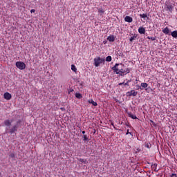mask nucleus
Segmentation results:
<instances>
[{
    "label": "nucleus",
    "mask_w": 177,
    "mask_h": 177,
    "mask_svg": "<svg viewBox=\"0 0 177 177\" xmlns=\"http://www.w3.org/2000/svg\"><path fill=\"white\" fill-rule=\"evenodd\" d=\"M113 71L115 74H119V75H122V71H124V64H115L113 67H112Z\"/></svg>",
    "instance_id": "1"
},
{
    "label": "nucleus",
    "mask_w": 177,
    "mask_h": 177,
    "mask_svg": "<svg viewBox=\"0 0 177 177\" xmlns=\"http://www.w3.org/2000/svg\"><path fill=\"white\" fill-rule=\"evenodd\" d=\"M21 124V120H19L18 121H17L16 124L10 129H6V131H8L9 133H15V132H17V130L19 129V128H20V124Z\"/></svg>",
    "instance_id": "2"
},
{
    "label": "nucleus",
    "mask_w": 177,
    "mask_h": 177,
    "mask_svg": "<svg viewBox=\"0 0 177 177\" xmlns=\"http://www.w3.org/2000/svg\"><path fill=\"white\" fill-rule=\"evenodd\" d=\"M105 60L104 58H101L100 57L94 58V66L95 67H99L102 63H104Z\"/></svg>",
    "instance_id": "3"
},
{
    "label": "nucleus",
    "mask_w": 177,
    "mask_h": 177,
    "mask_svg": "<svg viewBox=\"0 0 177 177\" xmlns=\"http://www.w3.org/2000/svg\"><path fill=\"white\" fill-rule=\"evenodd\" d=\"M165 5L167 10H169V12H172V10H174V8H175V4L168 1L165 3Z\"/></svg>",
    "instance_id": "4"
},
{
    "label": "nucleus",
    "mask_w": 177,
    "mask_h": 177,
    "mask_svg": "<svg viewBox=\"0 0 177 177\" xmlns=\"http://www.w3.org/2000/svg\"><path fill=\"white\" fill-rule=\"evenodd\" d=\"M15 66L19 70H24L26 68V64L23 62H17Z\"/></svg>",
    "instance_id": "5"
},
{
    "label": "nucleus",
    "mask_w": 177,
    "mask_h": 177,
    "mask_svg": "<svg viewBox=\"0 0 177 177\" xmlns=\"http://www.w3.org/2000/svg\"><path fill=\"white\" fill-rule=\"evenodd\" d=\"M138 95V91H135V90H131L127 93V96H136Z\"/></svg>",
    "instance_id": "6"
},
{
    "label": "nucleus",
    "mask_w": 177,
    "mask_h": 177,
    "mask_svg": "<svg viewBox=\"0 0 177 177\" xmlns=\"http://www.w3.org/2000/svg\"><path fill=\"white\" fill-rule=\"evenodd\" d=\"M162 31V33L165 34L166 35H171V30L168 27L163 28Z\"/></svg>",
    "instance_id": "7"
},
{
    "label": "nucleus",
    "mask_w": 177,
    "mask_h": 177,
    "mask_svg": "<svg viewBox=\"0 0 177 177\" xmlns=\"http://www.w3.org/2000/svg\"><path fill=\"white\" fill-rule=\"evenodd\" d=\"M3 97H4V99H6V100H10L12 99V95L10 93L6 92L4 93Z\"/></svg>",
    "instance_id": "8"
},
{
    "label": "nucleus",
    "mask_w": 177,
    "mask_h": 177,
    "mask_svg": "<svg viewBox=\"0 0 177 177\" xmlns=\"http://www.w3.org/2000/svg\"><path fill=\"white\" fill-rule=\"evenodd\" d=\"M124 21H127V23H132V21H133V19L129 16H126L124 18Z\"/></svg>",
    "instance_id": "9"
},
{
    "label": "nucleus",
    "mask_w": 177,
    "mask_h": 177,
    "mask_svg": "<svg viewBox=\"0 0 177 177\" xmlns=\"http://www.w3.org/2000/svg\"><path fill=\"white\" fill-rule=\"evenodd\" d=\"M6 127H10L12 125V120H6L3 122Z\"/></svg>",
    "instance_id": "10"
},
{
    "label": "nucleus",
    "mask_w": 177,
    "mask_h": 177,
    "mask_svg": "<svg viewBox=\"0 0 177 177\" xmlns=\"http://www.w3.org/2000/svg\"><path fill=\"white\" fill-rule=\"evenodd\" d=\"M107 40L109 41V42H114V41H115V37L114 35H110L107 37Z\"/></svg>",
    "instance_id": "11"
},
{
    "label": "nucleus",
    "mask_w": 177,
    "mask_h": 177,
    "mask_svg": "<svg viewBox=\"0 0 177 177\" xmlns=\"http://www.w3.org/2000/svg\"><path fill=\"white\" fill-rule=\"evenodd\" d=\"M138 32L139 34H145L146 32V29L143 27H140L138 28Z\"/></svg>",
    "instance_id": "12"
},
{
    "label": "nucleus",
    "mask_w": 177,
    "mask_h": 177,
    "mask_svg": "<svg viewBox=\"0 0 177 177\" xmlns=\"http://www.w3.org/2000/svg\"><path fill=\"white\" fill-rule=\"evenodd\" d=\"M136 38H138V35L136 34L132 35V37H131L129 39L130 42H133V41H135Z\"/></svg>",
    "instance_id": "13"
},
{
    "label": "nucleus",
    "mask_w": 177,
    "mask_h": 177,
    "mask_svg": "<svg viewBox=\"0 0 177 177\" xmlns=\"http://www.w3.org/2000/svg\"><path fill=\"white\" fill-rule=\"evenodd\" d=\"M98 10V13L100 14V16H102L103 13H104V10L102 8H97Z\"/></svg>",
    "instance_id": "14"
},
{
    "label": "nucleus",
    "mask_w": 177,
    "mask_h": 177,
    "mask_svg": "<svg viewBox=\"0 0 177 177\" xmlns=\"http://www.w3.org/2000/svg\"><path fill=\"white\" fill-rule=\"evenodd\" d=\"M170 35L173 37V38L177 39V30H174L170 33Z\"/></svg>",
    "instance_id": "15"
},
{
    "label": "nucleus",
    "mask_w": 177,
    "mask_h": 177,
    "mask_svg": "<svg viewBox=\"0 0 177 177\" xmlns=\"http://www.w3.org/2000/svg\"><path fill=\"white\" fill-rule=\"evenodd\" d=\"M129 73H131V68L123 69L122 74H129Z\"/></svg>",
    "instance_id": "16"
},
{
    "label": "nucleus",
    "mask_w": 177,
    "mask_h": 177,
    "mask_svg": "<svg viewBox=\"0 0 177 177\" xmlns=\"http://www.w3.org/2000/svg\"><path fill=\"white\" fill-rule=\"evenodd\" d=\"M129 117H130V118H132V120H138V117L132 114V113H129Z\"/></svg>",
    "instance_id": "17"
},
{
    "label": "nucleus",
    "mask_w": 177,
    "mask_h": 177,
    "mask_svg": "<svg viewBox=\"0 0 177 177\" xmlns=\"http://www.w3.org/2000/svg\"><path fill=\"white\" fill-rule=\"evenodd\" d=\"M88 103H90L93 106H97V102L93 101V100H92V99L88 100Z\"/></svg>",
    "instance_id": "18"
},
{
    "label": "nucleus",
    "mask_w": 177,
    "mask_h": 177,
    "mask_svg": "<svg viewBox=\"0 0 177 177\" xmlns=\"http://www.w3.org/2000/svg\"><path fill=\"white\" fill-rule=\"evenodd\" d=\"M78 161H80V162H82L83 164H88V161L86 160V159H82V158H79Z\"/></svg>",
    "instance_id": "19"
},
{
    "label": "nucleus",
    "mask_w": 177,
    "mask_h": 177,
    "mask_svg": "<svg viewBox=\"0 0 177 177\" xmlns=\"http://www.w3.org/2000/svg\"><path fill=\"white\" fill-rule=\"evenodd\" d=\"M152 169H154L156 172H157L158 170H157V164H153L151 165Z\"/></svg>",
    "instance_id": "20"
},
{
    "label": "nucleus",
    "mask_w": 177,
    "mask_h": 177,
    "mask_svg": "<svg viewBox=\"0 0 177 177\" xmlns=\"http://www.w3.org/2000/svg\"><path fill=\"white\" fill-rule=\"evenodd\" d=\"M71 70L72 71H74V73L77 72V67H75V65L74 64L71 65Z\"/></svg>",
    "instance_id": "21"
},
{
    "label": "nucleus",
    "mask_w": 177,
    "mask_h": 177,
    "mask_svg": "<svg viewBox=\"0 0 177 177\" xmlns=\"http://www.w3.org/2000/svg\"><path fill=\"white\" fill-rule=\"evenodd\" d=\"M75 97H76L77 99H81V98H82V95H81V93H77L75 94Z\"/></svg>",
    "instance_id": "22"
},
{
    "label": "nucleus",
    "mask_w": 177,
    "mask_h": 177,
    "mask_svg": "<svg viewBox=\"0 0 177 177\" xmlns=\"http://www.w3.org/2000/svg\"><path fill=\"white\" fill-rule=\"evenodd\" d=\"M142 88H147L149 84L147 83H141Z\"/></svg>",
    "instance_id": "23"
},
{
    "label": "nucleus",
    "mask_w": 177,
    "mask_h": 177,
    "mask_svg": "<svg viewBox=\"0 0 177 177\" xmlns=\"http://www.w3.org/2000/svg\"><path fill=\"white\" fill-rule=\"evenodd\" d=\"M147 39H151V41H156V39H157V37H151L150 36H148Z\"/></svg>",
    "instance_id": "24"
},
{
    "label": "nucleus",
    "mask_w": 177,
    "mask_h": 177,
    "mask_svg": "<svg viewBox=\"0 0 177 177\" xmlns=\"http://www.w3.org/2000/svg\"><path fill=\"white\" fill-rule=\"evenodd\" d=\"M140 17L142 19H146V17H147V14H141V15H140Z\"/></svg>",
    "instance_id": "25"
},
{
    "label": "nucleus",
    "mask_w": 177,
    "mask_h": 177,
    "mask_svg": "<svg viewBox=\"0 0 177 177\" xmlns=\"http://www.w3.org/2000/svg\"><path fill=\"white\" fill-rule=\"evenodd\" d=\"M145 147H147V149H150L151 147V143H146L145 144Z\"/></svg>",
    "instance_id": "26"
},
{
    "label": "nucleus",
    "mask_w": 177,
    "mask_h": 177,
    "mask_svg": "<svg viewBox=\"0 0 177 177\" xmlns=\"http://www.w3.org/2000/svg\"><path fill=\"white\" fill-rule=\"evenodd\" d=\"M111 60H112L111 56L106 57V62H111Z\"/></svg>",
    "instance_id": "27"
},
{
    "label": "nucleus",
    "mask_w": 177,
    "mask_h": 177,
    "mask_svg": "<svg viewBox=\"0 0 177 177\" xmlns=\"http://www.w3.org/2000/svg\"><path fill=\"white\" fill-rule=\"evenodd\" d=\"M119 85L121 86V85H126L127 86H129V84L128 82H122V83H119Z\"/></svg>",
    "instance_id": "28"
},
{
    "label": "nucleus",
    "mask_w": 177,
    "mask_h": 177,
    "mask_svg": "<svg viewBox=\"0 0 177 177\" xmlns=\"http://www.w3.org/2000/svg\"><path fill=\"white\" fill-rule=\"evenodd\" d=\"M83 140L84 142H86V140H88V137L86 136V135L83 136Z\"/></svg>",
    "instance_id": "29"
},
{
    "label": "nucleus",
    "mask_w": 177,
    "mask_h": 177,
    "mask_svg": "<svg viewBox=\"0 0 177 177\" xmlns=\"http://www.w3.org/2000/svg\"><path fill=\"white\" fill-rule=\"evenodd\" d=\"M129 133L130 135H132V133H131V132H129V129H127V133H126V135H129Z\"/></svg>",
    "instance_id": "30"
},
{
    "label": "nucleus",
    "mask_w": 177,
    "mask_h": 177,
    "mask_svg": "<svg viewBox=\"0 0 177 177\" xmlns=\"http://www.w3.org/2000/svg\"><path fill=\"white\" fill-rule=\"evenodd\" d=\"M10 157H11L12 158H15V153H11L10 155Z\"/></svg>",
    "instance_id": "31"
},
{
    "label": "nucleus",
    "mask_w": 177,
    "mask_h": 177,
    "mask_svg": "<svg viewBox=\"0 0 177 177\" xmlns=\"http://www.w3.org/2000/svg\"><path fill=\"white\" fill-rule=\"evenodd\" d=\"M30 13H35V10L32 9V10H30Z\"/></svg>",
    "instance_id": "32"
},
{
    "label": "nucleus",
    "mask_w": 177,
    "mask_h": 177,
    "mask_svg": "<svg viewBox=\"0 0 177 177\" xmlns=\"http://www.w3.org/2000/svg\"><path fill=\"white\" fill-rule=\"evenodd\" d=\"M171 177H177V176H176V174H171Z\"/></svg>",
    "instance_id": "33"
},
{
    "label": "nucleus",
    "mask_w": 177,
    "mask_h": 177,
    "mask_svg": "<svg viewBox=\"0 0 177 177\" xmlns=\"http://www.w3.org/2000/svg\"><path fill=\"white\" fill-rule=\"evenodd\" d=\"M74 90L73 89H71L70 91H69V93L70 92H73Z\"/></svg>",
    "instance_id": "34"
},
{
    "label": "nucleus",
    "mask_w": 177,
    "mask_h": 177,
    "mask_svg": "<svg viewBox=\"0 0 177 177\" xmlns=\"http://www.w3.org/2000/svg\"><path fill=\"white\" fill-rule=\"evenodd\" d=\"M82 133H83V135H84L85 131H82Z\"/></svg>",
    "instance_id": "35"
},
{
    "label": "nucleus",
    "mask_w": 177,
    "mask_h": 177,
    "mask_svg": "<svg viewBox=\"0 0 177 177\" xmlns=\"http://www.w3.org/2000/svg\"><path fill=\"white\" fill-rule=\"evenodd\" d=\"M127 82H128V84H129V82H131V80H128Z\"/></svg>",
    "instance_id": "36"
},
{
    "label": "nucleus",
    "mask_w": 177,
    "mask_h": 177,
    "mask_svg": "<svg viewBox=\"0 0 177 177\" xmlns=\"http://www.w3.org/2000/svg\"><path fill=\"white\" fill-rule=\"evenodd\" d=\"M151 122H152V124H154V122H153V120H151Z\"/></svg>",
    "instance_id": "37"
}]
</instances>
